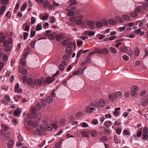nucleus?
<instances>
[{
    "label": "nucleus",
    "mask_w": 148,
    "mask_h": 148,
    "mask_svg": "<svg viewBox=\"0 0 148 148\" xmlns=\"http://www.w3.org/2000/svg\"><path fill=\"white\" fill-rule=\"evenodd\" d=\"M3 33L1 32V43L3 42V49L6 52H9L12 47L11 45L12 42V38L10 37L8 40H5L6 37L3 36Z\"/></svg>",
    "instance_id": "f257e3e1"
},
{
    "label": "nucleus",
    "mask_w": 148,
    "mask_h": 148,
    "mask_svg": "<svg viewBox=\"0 0 148 148\" xmlns=\"http://www.w3.org/2000/svg\"><path fill=\"white\" fill-rule=\"evenodd\" d=\"M143 5L140 6L136 8L134 12H131L130 14L131 16L133 18H134L137 16V12H143L144 10H146L145 8L148 6V3H145Z\"/></svg>",
    "instance_id": "f03ea898"
},
{
    "label": "nucleus",
    "mask_w": 148,
    "mask_h": 148,
    "mask_svg": "<svg viewBox=\"0 0 148 148\" xmlns=\"http://www.w3.org/2000/svg\"><path fill=\"white\" fill-rule=\"evenodd\" d=\"M96 107L95 105L93 103H91L86 106V111L88 113H91L93 112V111L96 110Z\"/></svg>",
    "instance_id": "7ed1b4c3"
},
{
    "label": "nucleus",
    "mask_w": 148,
    "mask_h": 148,
    "mask_svg": "<svg viewBox=\"0 0 148 148\" xmlns=\"http://www.w3.org/2000/svg\"><path fill=\"white\" fill-rule=\"evenodd\" d=\"M27 82L29 85H32V86L33 88H34L35 86H37V80L35 79L33 81L32 79L29 78L27 79Z\"/></svg>",
    "instance_id": "20e7f679"
},
{
    "label": "nucleus",
    "mask_w": 148,
    "mask_h": 148,
    "mask_svg": "<svg viewBox=\"0 0 148 148\" xmlns=\"http://www.w3.org/2000/svg\"><path fill=\"white\" fill-rule=\"evenodd\" d=\"M27 123L29 125L33 127H36L38 125V123L37 122H34L31 120L28 121Z\"/></svg>",
    "instance_id": "39448f33"
},
{
    "label": "nucleus",
    "mask_w": 148,
    "mask_h": 148,
    "mask_svg": "<svg viewBox=\"0 0 148 148\" xmlns=\"http://www.w3.org/2000/svg\"><path fill=\"white\" fill-rule=\"evenodd\" d=\"M113 96L114 99H120L122 97V95L120 92L118 91L114 94Z\"/></svg>",
    "instance_id": "423d86ee"
},
{
    "label": "nucleus",
    "mask_w": 148,
    "mask_h": 148,
    "mask_svg": "<svg viewBox=\"0 0 148 148\" xmlns=\"http://www.w3.org/2000/svg\"><path fill=\"white\" fill-rule=\"evenodd\" d=\"M96 52L100 54L104 53L105 54H107L108 53V51L106 50L105 49H98L97 50Z\"/></svg>",
    "instance_id": "0eeeda50"
},
{
    "label": "nucleus",
    "mask_w": 148,
    "mask_h": 148,
    "mask_svg": "<svg viewBox=\"0 0 148 148\" xmlns=\"http://www.w3.org/2000/svg\"><path fill=\"white\" fill-rule=\"evenodd\" d=\"M138 88L136 86H132L131 88V95L134 96L136 93V91L138 90Z\"/></svg>",
    "instance_id": "6e6552de"
},
{
    "label": "nucleus",
    "mask_w": 148,
    "mask_h": 148,
    "mask_svg": "<svg viewBox=\"0 0 148 148\" xmlns=\"http://www.w3.org/2000/svg\"><path fill=\"white\" fill-rule=\"evenodd\" d=\"M94 22L92 21H88L87 22V25L90 27L91 29H95V27H94Z\"/></svg>",
    "instance_id": "1a4fd4ad"
},
{
    "label": "nucleus",
    "mask_w": 148,
    "mask_h": 148,
    "mask_svg": "<svg viewBox=\"0 0 148 148\" xmlns=\"http://www.w3.org/2000/svg\"><path fill=\"white\" fill-rule=\"evenodd\" d=\"M55 38L57 41H60L61 39L64 38V36L63 34H56L55 36Z\"/></svg>",
    "instance_id": "9d476101"
},
{
    "label": "nucleus",
    "mask_w": 148,
    "mask_h": 148,
    "mask_svg": "<svg viewBox=\"0 0 148 148\" xmlns=\"http://www.w3.org/2000/svg\"><path fill=\"white\" fill-rule=\"evenodd\" d=\"M10 99L9 96H7L6 97H5L3 99H2L1 101L6 105L8 103Z\"/></svg>",
    "instance_id": "9b49d317"
},
{
    "label": "nucleus",
    "mask_w": 148,
    "mask_h": 148,
    "mask_svg": "<svg viewBox=\"0 0 148 148\" xmlns=\"http://www.w3.org/2000/svg\"><path fill=\"white\" fill-rule=\"evenodd\" d=\"M10 137V133L9 132H6L4 135V138L5 140H8Z\"/></svg>",
    "instance_id": "f8f14e48"
},
{
    "label": "nucleus",
    "mask_w": 148,
    "mask_h": 148,
    "mask_svg": "<svg viewBox=\"0 0 148 148\" xmlns=\"http://www.w3.org/2000/svg\"><path fill=\"white\" fill-rule=\"evenodd\" d=\"M112 123L110 121H106L104 125H105L106 128H108L110 126L112 125Z\"/></svg>",
    "instance_id": "ddd939ff"
},
{
    "label": "nucleus",
    "mask_w": 148,
    "mask_h": 148,
    "mask_svg": "<svg viewBox=\"0 0 148 148\" xmlns=\"http://www.w3.org/2000/svg\"><path fill=\"white\" fill-rule=\"evenodd\" d=\"M54 79V77H48L46 78V81L47 83H50L53 81Z\"/></svg>",
    "instance_id": "4468645a"
},
{
    "label": "nucleus",
    "mask_w": 148,
    "mask_h": 148,
    "mask_svg": "<svg viewBox=\"0 0 148 148\" xmlns=\"http://www.w3.org/2000/svg\"><path fill=\"white\" fill-rule=\"evenodd\" d=\"M1 126L2 130L4 131H7L9 129V126L7 125L3 124H1Z\"/></svg>",
    "instance_id": "2eb2a0df"
},
{
    "label": "nucleus",
    "mask_w": 148,
    "mask_h": 148,
    "mask_svg": "<svg viewBox=\"0 0 148 148\" xmlns=\"http://www.w3.org/2000/svg\"><path fill=\"white\" fill-rule=\"evenodd\" d=\"M14 144L13 140H9L7 143V146L9 148H11L12 147Z\"/></svg>",
    "instance_id": "dca6fc26"
},
{
    "label": "nucleus",
    "mask_w": 148,
    "mask_h": 148,
    "mask_svg": "<svg viewBox=\"0 0 148 148\" xmlns=\"http://www.w3.org/2000/svg\"><path fill=\"white\" fill-rule=\"evenodd\" d=\"M72 50V47L71 46L66 47L65 49L66 52L69 54H70L71 53Z\"/></svg>",
    "instance_id": "f3484780"
},
{
    "label": "nucleus",
    "mask_w": 148,
    "mask_h": 148,
    "mask_svg": "<svg viewBox=\"0 0 148 148\" xmlns=\"http://www.w3.org/2000/svg\"><path fill=\"white\" fill-rule=\"evenodd\" d=\"M99 105L101 107H104L105 105V103L104 100L103 99H100L99 101Z\"/></svg>",
    "instance_id": "a211bd4d"
},
{
    "label": "nucleus",
    "mask_w": 148,
    "mask_h": 148,
    "mask_svg": "<svg viewBox=\"0 0 148 148\" xmlns=\"http://www.w3.org/2000/svg\"><path fill=\"white\" fill-rule=\"evenodd\" d=\"M109 23L111 25H114L116 23V21L112 19H110L108 20Z\"/></svg>",
    "instance_id": "6ab92c4d"
},
{
    "label": "nucleus",
    "mask_w": 148,
    "mask_h": 148,
    "mask_svg": "<svg viewBox=\"0 0 148 148\" xmlns=\"http://www.w3.org/2000/svg\"><path fill=\"white\" fill-rule=\"evenodd\" d=\"M65 121V120L64 119H62L60 120L59 121V122L58 124V125L60 126L63 125L64 124Z\"/></svg>",
    "instance_id": "aec40b11"
},
{
    "label": "nucleus",
    "mask_w": 148,
    "mask_h": 148,
    "mask_svg": "<svg viewBox=\"0 0 148 148\" xmlns=\"http://www.w3.org/2000/svg\"><path fill=\"white\" fill-rule=\"evenodd\" d=\"M27 117L29 119H36L37 118V116L35 115H34L33 116L31 114H28L27 115Z\"/></svg>",
    "instance_id": "412c9836"
},
{
    "label": "nucleus",
    "mask_w": 148,
    "mask_h": 148,
    "mask_svg": "<svg viewBox=\"0 0 148 148\" xmlns=\"http://www.w3.org/2000/svg\"><path fill=\"white\" fill-rule=\"evenodd\" d=\"M6 7L5 6H2L1 7V15H2L5 11Z\"/></svg>",
    "instance_id": "4be33fe9"
},
{
    "label": "nucleus",
    "mask_w": 148,
    "mask_h": 148,
    "mask_svg": "<svg viewBox=\"0 0 148 148\" xmlns=\"http://www.w3.org/2000/svg\"><path fill=\"white\" fill-rule=\"evenodd\" d=\"M46 101L48 103H51L53 101V99L51 97L48 96L46 98Z\"/></svg>",
    "instance_id": "5701e85b"
},
{
    "label": "nucleus",
    "mask_w": 148,
    "mask_h": 148,
    "mask_svg": "<svg viewBox=\"0 0 148 148\" xmlns=\"http://www.w3.org/2000/svg\"><path fill=\"white\" fill-rule=\"evenodd\" d=\"M123 19L125 20L128 21L130 20V17L128 15H124L122 16Z\"/></svg>",
    "instance_id": "b1692460"
},
{
    "label": "nucleus",
    "mask_w": 148,
    "mask_h": 148,
    "mask_svg": "<svg viewBox=\"0 0 148 148\" xmlns=\"http://www.w3.org/2000/svg\"><path fill=\"white\" fill-rule=\"evenodd\" d=\"M119 50L121 51L125 52L127 51V48L125 47H122L120 48Z\"/></svg>",
    "instance_id": "393cba45"
},
{
    "label": "nucleus",
    "mask_w": 148,
    "mask_h": 148,
    "mask_svg": "<svg viewBox=\"0 0 148 148\" xmlns=\"http://www.w3.org/2000/svg\"><path fill=\"white\" fill-rule=\"evenodd\" d=\"M62 45L64 46H66L67 45H69V42L67 40H64L62 42Z\"/></svg>",
    "instance_id": "a878e982"
},
{
    "label": "nucleus",
    "mask_w": 148,
    "mask_h": 148,
    "mask_svg": "<svg viewBox=\"0 0 148 148\" xmlns=\"http://www.w3.org/2000/svg\"><path fill=\"white\" fill-rule=\"evenodd\" d=\"M96 25L99 28L103 26L102 23L100 22H97L96 23Z\"/></svg>",
    "instance_id": "bb28decb"
},
{
    "label": "nucleus",
    "mask_w": 148,
    "mask_h": 148,
    "mask_svg": "<svg viewBox=\"0 0 148 148\" xmlns=\"http://www.w3.org/2000/svg\"><path fill=\"white\" fill-rule=\"evenodd\" d=\"M49 3L48 1H45L43 3V6L45 9H47V7L49 6Z\"/></svg>",
    "instance_id": "cd10ccee"
},
{
    "label": "nucleus",
    "mask_w": 148,
    "mask_h": 148,
    "mask_svg": "<svg viewBox=\"0 0 148 148\" xmlns=\"http://www.w3.org/2000/svg\"><path fill=\"white\" fill-rule=\"evenodd\" d=\"M40 130L41 132L43 134H45L46 131V129H45V127L44 126H42L40 127Z\"/></svg>",
    "instance_id": "c85d7f7f"
},
{
    "label": "nucleus",
    "mask_w": 148,
    "mask_h": 148,
    "mask_svg": "<svg viewBox=\"0 0 148 148\" xmlns=\"http://www.w3.org/2000/svg\"><path fill=\"white\" fill-rule=\"evenodd\" d=\"M134 54L135 56H138L140 53V51L138 48H136L134 51Z\"/></svg>",
    "instance_id": "c756f323"
},
{
    "label": "nucleus",
    "mask_w": 148,
    "mask_h": 148,
    "mask_svg": "<svg viewBox=\"0 0 148 148\" xmlns=\"http://www.w3.org/2000/svg\"><path fill=\"white\" fill-rule=\"evenodd\" d=\"M75 21V23L77 25H80L83 22V21L80 19H79L77 20V19Z\"/></svg>",
    "instance_id": "7c9ffc66"
},
{
    "label": "nucleus",
    "mask_w": 148,
    "mask_h": 148,
    "mask_svg": "<svg viewBox=\"0 0 148 148\" xmlns=\"http://www.w3.org/2000/svg\"><path fill=\"white\" fill-rule=\"evenodd\" d=\"M110 51L113 53H115L117 52L116 50L114 48L111 47L110 48Z\"/></svg>",
    "instance_id": "2f4dec72"
},
{
    "label": "nucleus",
    "mask_w": 148,
    "mask_h": 148,
    "mask_svg": "<svg viewBox=\"0 0 148 148\" xmlns=\"http://www.w3.org/2000/svg\"><path fill=\"white\" fill-rule=\"evenodd\" d=\"M75 6H71L67 8H66V10L67 11L71 10L72 11L75 10Z\"/></svg>",
    "instance_id": "473e14b6"
},
{
    "label": "nucleus",
    "mask_w": 148,
    "mask_h": 148,
    "mask_svg": "<svg viewBox=\"0 0 148 148\" xmlns=\"http://www.w3.org/2000/svg\"><path fill=\"white\" fill-rule=\"evenodd\" d=\"M48 37L50 39L52 40H54L55 38L54 36L51 34H49L48 35Z\"/></svg>",
    "instance_id": "72a5a7b5"
},
{
    "label": "nucleus",
    "mask_w": 148,
    "mask_h": 148,
    "mask_svg": "<svg viewBox=\"0 0 148 148\" xmlns=\"http://www.w3.org/2000/svg\"><path fill=\"white\" fill-rule=\"evenodd\" d=\"M31 112L32 114H34L36 111V108L34 107H32L31 109Z\"/></svg>",
    "instance_id": "f704fd0d"
},
{
    "label": "nucleus",
    "mask_w": 148,
    "mask_h": 148,
    "mask_svg": "<svg viewBox=\"0 0 148 148\" xmlns=\"http://www.w3.org/2000/svg\"><path fill=\"white\" fill-rule=\"evenodd\" d=\"M114 142L116 143H119V139L117 138V136L116 135H114Z\"/></svg>",
    "instance_id": "c9c22d12"
},
{
    "label": "nucleus",
    "mask_w": 148,
    "mask_h": 148,
    "mask_svg": "<svg viewBox=\"0 0 148 148\" xmlns=\"http://www.w3.org/2000/svg\"><path fill=\"white\" fill-rule=\"evenodd\" d=\"M20 113V111L19 109H17L14 112V115L15 116H17Z\"/></svg>",
    "instance_id": "e433bc0d"
},
{
    "label": "nucleus",
    "mask_w": 148,
    "mask_h": 148,
    "mask_svg": "<svg viewBox=\"0 0 148 148\" xmlns=\"http://www.w3.org/2000/svg\"><path fill=\"white\" fill-rule=\"evenodd\" d=\"M36 40H34L31 42L30 44V46L32 48H34L35 43H36Z\"/></svg>",
    "instance_id": "4c0bfd02"
},
{
    "label": "nucleus",
    "mask_w": 148,
    "mask_h": 148,
    "mask_svg": "<svg viewBox=\"0 0 148 148\" xmlns=\"http://www.w3.org/2000/svg\"><path fill=\"white\" fill-rule=\"evenodd\" d=\"M27 4L26 3H24L23 5L21 7V11H23L26 8Z\"/></svg>",
    "instance_id": "58836bf2"
},
{
    "label": "nucleus",
    "mask_w": 148,
    "mask_h": 148,
    "mask_svg": "<svg viewBox=\"0 0 148 148\" xmlns=\"http://www.w3.org/2000/svg\"><path fill=\"white\" fill-rule=\"evenodd\" d=\"M20 95H16L14 96V100L16 102H18L19 101V99L20 98Z\"/></svg>",
    "instance_id": "ea45409f"
},
{
    "label": "nucleus",
    "mask_w": 148,
    "mask_h": 148,
    "mask_svg": "<svg viewBox=\"0 0 148 148\" xmlns=\"http://www.w3.org/2000/svg\"><path fill=\"white\" fill-rule=\"evenodd\" d=\"M69 46H71L72 48L73 47H75L76 46V43L75 42H69Z\"/></svg>",
    "instance_id": "a19ab883"
},
{
    "label": "nucleus",
    "mask_w": 148,
    "mask_h": 148,
    "mask_svg": "<svg viewBox=\"0 0 148 148\" xmlns=\"http://www.w3.org/2000/svg\"><path fill=\"white\" fill-rule=\"evenodd\" d=\"M107 140V138L106 136H104L101 137L100 139V140L103 142H106Z\"/></svg>",
    "instance_id": "79ce46f5"
},
{
    "label": "nucleus",
    "mask_w": 148,
    "mask_h": 148,
    "mask_svg": "<svg viewBox=\"0 0 148 148\" xmlns=\"http://www.w3.org/2000/svg\"><path fill=\"white\" fill-rule=\"evenodd\" d=\"M42 28L41 25L40 24H38L36 26V30L37 31H39L41 30Z\"/></svg>",
    "instance_id": "37998d69"
},
{
    "label": "nucleus",
    "mask_w": 148,
    "mask_h": 148,
    "mask_svg": "<svg viewBox=\"0 0 148 148\" xmlns=\"http://www.w3.org/2000/svg\"><path fill=\"white\" fill-rule=\"evenodd\" d=\"M46 101L43 99H42L40 101L41 103L42 106H43L44 107L46 105Z\"/></svg>",
    "instance_id": "c03bdc74"
},
{
    "label": "nucleus",
    "mask_w": 148,
    "mask_h": 148,
    "mask_svg": "<svg viewBox=\"0 0 148 148\" xmlns=\"http://www.w3.org/2000/svg\"><path fill=\"white\" fill-rule=\"evenodd\" d=\"M52 125H47V130L52 131Z\"/></svg>",
    "instance_id": "a18cd8bd"
},
{
    "label": "nucleus",
    "mask_w": 148,
    "mask_h": 148,
    "mask_svg": "<svg viewBox=\"0 0 148 148\" xmlns=\"http://www.w3.org/2000/svg\"><path fill=\"white\" fill-rule=\"evenodd\" d=\"M81 134L82 136L87 137V133L86 132L84 131H82L81 132Z\"/></svg>",
    "instance_id": "49530a36"
},
{
    "label": "nucleus",
    "mask_w": 148,
    "mask_h": 148,
    "mask_svg": "<svg viewBox=\"0 0 148 148\" xmlns=\"http://www.w3.org/2000/svg\"><path fill=\"white\" fill-rule=\"evenodd\" d=\"M74 14V12L71 10H69L67 14L69 16H71L73 15Z\"/></svg>",
    "instance_id": "de8ad7c7"
},
{
    "label": "nucleus",
    "mask_w": 148,
    "mask_h": 148,
    "mask_svg": "<svg viewBox=\"0 0 148 148\" xmlns=\"http://www.w3.org/2000/svg\"><path fill=\"white\" fill-rule=\"evenodd\" d=\"M77 19V17L75 16H74L73 17L70 18V20L72 21H73L76 20Z\"/></svg>",
    "instance_id": "09e8293b"
},
{
    "label": "nucleus",
    "mask_w": 148,
    "mask_h": 148,
    "mask_svg": "<svg viewBox=\"0 0 148 148\" xmlns=\"http://www.w3.org/2000/svg\"><path fill=\"white\" fill-rule=\"evenodd\" d=\"M87 67H85V68H84V69L82 70L81 69H78V70H77V72H78V74H82V73L84 69H85Z\"/></svg>",
    "instance_id": "8fccbe9b"
},
{
    "label": "nucleus",
    "mask_w": 148,
    "mask_h": 148,
    "mask_svg": "<svg viewBox=\"0 0 148 148\" xmlns=\"http://www.w3.org/2000/svg\"><path fill=\"white\" fill-rule=\"evenodd\" d=\"M82 127H88V125L86 122H83L82 124Z\"/></svg>",
    "instance_id": "3c124183"
},
{
    "label": "nucleus",
    "mask_w": 148,
    "mask_h": 148,
    "mask_svg": "<svg viewBox=\"0 0 148 148\" xmlns=\"http://www.w3.org/2000/svg\"><path fill=\"white\" fill-rule=\"evenodd\" d=\"M36 132L37 133H38V135L40 136L42 134L40 130V128H37L36 130Z\"/></svg>",
    "instance_id": "603ef678"
},
{
    "label": "nucleus",
    "mask_w": 148,
    "mask_h": 148,
    "mask_svg": "<svg viewBox=\"0 0 148 148\" xmlns=\"http://www.w3.org/2000/svg\"><path fill=\"white\" fill-rule=\"evenodd\" d=\"M105 132L106 133V135H109L111 134V132H110L109 130L107 129H104Z\"/></svg>",
    "instance_id": "864d4df0"
},
{
    "label": "nucleus",
    "mask_w": 148,
    "mask_h": 148,
    "mask_svg": "<svg viewBox=\"0 0 148 148\" xmlns=\"http://www.w3.org/2000/svg\"><path fill=\"white\" fill-rule=\"evenodd\" d=\"M19 85L18 83H17L14 88V90L15 92H17L19 88Z\"/></svg>",
    "instance_id": "5fc2aeb1"
},
{
    "label": "nucleus",
    "mask_w": 148,
    "mask_h": 148,
    "mask_svg": "<svg viewBox=\"0 0 148 148\" xmlns=\"http://www.w3.org/2000/svg\"><path fill=\"white\" fill-rule=\"evenodd\" d=\"M101 23H102V24H103L105 25H107L108 24V23L106 20L105 19H103L101 21Z\"/></svg>",
    "instance_id": "6e6d98bb"
},
{
    "label": "nucleus",
    "mask_w": 148,
    "mask_h": 148,
    "mask_svg": "<svg viewBox=\"0 0 148 148\" xmlns=\"http://www.w3.org/2000/svg\"><path fill=\"white\" fill-rule=\"evenodd\" d=\"M9 0H2L1 3L3 5H5L7 4Z\"/></svg>",
    "instance_id": "4d7b16f0"
},
{
    "label": "nucleus",
    "mask_w": 148,
    "mask_h": 148,
    "mask_svg": "<svg viewBox=\"0 0 148 148\" xmlns=\"http://www.w3.org/2000/svg\"><path fill=\"white\" fill-rule=\"evenodd\" d=\"M82 51H83V50H80L78 52L76 55V57L77 58H79L81 53H82Z\"/></svg>",
    "instance_id": "13d9d810"
},
{
    "label": "nucleus",
    "mask_w": 148,
    "mask_h": 148,
    "mask_svg": "<svg viewBox=\"0 0 148 148\" xmlns=\"http://www.w3.org/2000/svg\"><path fill=\"white\" fill-rule=\"evenodd\" d=\"M36 107H37V109L38 110H39L41 108V105L39 103H37L36 105Z\"/></svg>",
    "instance_id": "bf43d9fd"
},
{
    "label": "nucleus",
    "mask_w": 148,
    "mask_h": 148,
    "mask_svg": "<svg viewBox=\"0 0 148 148\" xmlns=\"http://www.w3.org/2000/svg\"><path fill=\"white\" fill-rule=\"evenodd\" d=\"M91 136L93 137H95L97 135V133L95 131H92L91 133Z\"/></svg>",
    "instance_id": "052dcab7"
},
{
    "label": "nucleus",
    "mask_w": 148,
    "mask_h": 148,
    "mask_svg": "<svg viewBox=\"0 0 148 148\" xmlns=\"http://www.w3.org/2000/svg\"><path fill=\"white\" fill-rule=\"evenodd\" d=\"M148 103V98L146 100H144V101L143 102L142 104L143 106H145Z\"/></svg>",
    "instance_id": "680f3d73"
},
{
    "label": "nucleus",
    "mask_w": 148,
    "mask_h": 148,
    "mask_svg": "<svg viewBox=\"0 0 148 148\" xmlns=\"http://www.w3.org/2000/svg\"><path fill=\"white\" fill-rule=\"evenodd\" d=\"M95 32H94L89 31L88 35L89 36H93L95 34Z\"/></svg>",
    "instance_id": "e2e57ef3"
},
{
    "label": "nucleus",
    "mask_w": 148,
    "mask_h": 148,
    "mask_svg": "<svg viewBox=\"0 0 148 148\" xmlns=\"http://www.w3.org/2000/svg\"><path fill=\"white\" fill-rule=\"evenodd\" d=\"M115 19L116 20H118L119 21L122 22L123 21V19L119 17V16H116L115 17Z\"/></svg>",
    "instance_id": "0e129e2a"
},
{
    "label": "nucleus",
    "mask_w": 148,
    "mask_h": 148,
    "mask_svg": "<svg viewBox=\"0 0 148 148\" xmlns=\"http://www.w3.org/2000/svg\"><path fill=\"white\" fill-rule=\"evenodd\" d=\"M108 98L109 99L112 101V102L113 101L114 99H113V96L111 95H108Z\"/></svg>",
    "instance_id": "69168bd1"
},
{
    "label": "nucleus",
    "mask_w": 148,
    "mask_h": 148,
    "mask_svg": "<svg viewBox=\"0 0 148 148\" xmlns=\"http://www.w3.org/2000/svg\"><path fill=\"white\" fill-rule=\"evenodd\" d=\"M1 88L3 90L6 91H7L8 89V87L5 86H2Z\"/></svg>",
    "instance_id": "338daca9"
},
{
    "label": "nucleus",
    "mask_w": 148,
    "mask_h": 148,
    "mask_svg": "<svg viewBox=\"0 0 148 148\" xmlns=\"http://www.w3.org/2000/svg\"><path fill=\"white\" fill-rule=\"evenodd\" d=\"M143 132L144 133H147L148 132V128L146 127H145L143 129Z\"/></svg>",
    "instance_id": "774afa93"
}]
</instances>
